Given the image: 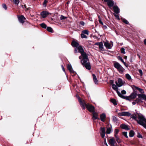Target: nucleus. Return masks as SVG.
I'll return each mask as SVG.
<instances>
[{"label":"nucleus","instance_id":"obj_1","mask_svg":"<svg viewBox=\"0 0 146 146\" xmlns=\"http://www.w3.org/2000/svg\"><path fill=\"white\" fill-rule=\"evenodd\" d=\"M77 97L81 107L84 110L85 109L86 107L90 112L92 113L95 111V108L93 106L88 104H87L84 100L82 101L80 98L78 96Z\"/></svg>","mask_w":146,"mask_h":146},{"label":"nucleus","instance_id":"obj_2","mask_svg":"<svg viewBox=\"0 0 146 146\" xmlns=\"http://www.w3.org/2000/svg\"><path fill=\"white\" fill-rule=\"evenodd\" d=\"M82 58L81 60L82 64L86 69L89 70H90L91 69V66L88 58V56L87 54L83 55V56H79V58L80 59H81Z\"/></svg>","mask_w":146,"mask_h":146},{"label":"nucleus","instance_id":"obj_3","mask_svg":"<svg viewBox=\"0 0 146 146\" xmlns=\"http://www.w3.org/2000/svg\"><path fill=\"white\" fill-rule=\"evenodd\" d=\"M137 118L139 120H137V123L146 129V119L142 115H138Z\"/></svg>","mask_w":146,"mask_h":146},{"label":"nucleus","instance_id":"obj_4","mask_svg":"<svg viewBox=\"0 0 146 146\" xmlns=\"http://www.w3.org/2000/svg\"><path fill=\"white\" fill-rule=\"evenodd\" d=\"M113 66L120 73H122L124 71V69L121 65L117 62H115L113 64Z\"/></svg>","mask_w":146,"mask_h":146},{"label":"nucleus","instance_id":"obj_5","mask_svg":"<svg viewBox=\"0 0 146 146\" xmlns=\"http://www.w3.org/2000/svg\"><path fill=\"white\" fill-rule=\"evenodd\" d=\"M115 83L119 87H121L123 85L122 80L120 78L118 79V81H116L115 82Z\"/></svg>","mask_w":146,"mask_h":146},{"label":"nucleus","instance_id":"obj_6","mask_svg":"<svg viewBox=\"0 0 146 146\" xmlns=\"http://www.w3.org/2000/svg\"><path fill=\"white\" fill-rule=\"evenodd\" d=\"M100 133L102 138H104L105 134V128L104 127H101Z\"/></svg>","mask_w":146,"mask_h":146},{"label":"nucleus","instance_id":"obj_7","mask_svg":"<svg viewBox=\"0 0 146 146\" xmlns=\"http://www.w3.org/2000/svg\"><path fill=\"white\" fill-rule=\"evenodd\" d=\"M78 49L81 53V56L86 54V53L84 52V50L82 46H79L78 47Z\"/></svg>","mask_w":146,"mask_h":146},{"label":"nucleus","instance_id":"obj_8","mask_svg":"<svg viewBox=\"0 0 146 146\" xmlns=\"http://www.w3.org/2000/svg\"><path fill=\"white\" fill-rule=\"evenodd\" d=\"M104 45L106 48L107 49H111L113 46V44L111 45L109 43L108 41L105 42L104 43Z\"/></svg>","mask_w":146,"mask_h":146},{"label":"nucleus","instance_id":"obj_9","mask_svg":"<svg viewBox=\"0 0 146 146\" xmlns=\"http://www.w3.org/2000/svg\"><path fill=\"white\" fill-rule=\"evenodd\" d=\"M118 115L119 116H130L131 115V113L129 112H123L121 113H118Z\"/></svg>","mask_w":146,"mask_h":146},{"label":"nucleus","instance_id":"obj_10","mask_svg":"<svg viewBox=\"0 0 146 146\" xmlns=\"http://www.w3.org/2000/svg\"><path fill=\"white\" fill-rule=\"evenodd\" d=\"M142 99H139V98H137L134 101L132 102V104L133 105H135L136 104H139L143 102Z\"/></svg>","mask_w":146,"mask_h":146},{"label":"nucleus","instance_id":"obj_11","mask_svg":"<svg viewBox=\"0 0 146 146\" xmlns=\"http://www.w3.org/2000/svg\"><path fill=\"white\" fill-rule=\"evenodd\" d=\"M48 14H49V13L46 11H43L40 13V15L43 18L46 17L47 15Z\"/></svg>","mask_w":146,"mask_h":146},{"label":"nucleus","instance_id":"obj_12","mask_svg":"<svg viewBox=\"0 0 146 146\" xmlns=\"http://www.w3.org/2000/svg\"><path fill=\"white\" fill-rule=\"evenodd\" d=\"M18 19L20 23H23L24 22V20L25 19V18L23 15L19 16Z\"/></svg>","mask_w":146,"mask_h":146},{"label":"nucleus","instance_id":"obj_13","mask_svg":"<svg viewBox=\"0 0 146 146\" xmlns=\"http://www.w3.org/2000/svg\"><path fill=\"white\" fill-rule=\"evenodd\" d=\"M93 116L92 119L93 120H94L96 119H100L98 117V114L97 113L95 112V111L92 113Z\"/></svg>","mask_w":146,"mask_h":146},{"label":"nucleus","instance_id":"obj_14","mask_svg":"<svg viewBox=\"0 0 146 146\" xmlns=\"http://www.w3.org/2000/svg\"><path fill=\"white\" fill-rule=\"evenodd\" d=\"M115 142V140L113 138H111L109 140V143L111 146H114Z\"/></svg>","mask_w":146,"mask_h":146},{"label":"nucleus","instance_id":"obj_15","mask_svg":"<svg viewBox=\"0 0 146 146\" xmlns=\"http://www.w3.org/2000/svg\"><path fill=\"white\" fill-rule=\"evenodd\" d=\"M114 12L116 14H118L119 13V9L118 7L117 6H114L113 7Z\"/></svg>","mask_w":146,"mask_h":146},{"label":"nucleus","instance_id":"obj_16","mask_svg":"<svg viewBox=\"0 0 146 146\" xmlns=\"http://www.w3.org/2000/svg\"><path fill=\"white\" fill-rule=\"evenodd\" d=\"M120 127L121 128L126 130H129L130 129L128 126L125 124H123L121 125Z\"/></svg>","mask_w":146,"mask_h":146},{"label":"nucleus","instance_id":"obj_17","mask_svg":"<svg viewBox=\"0 0 146 146\" xmlns=\"http://www.w3.org/2000/svg\"><path fill=\"white\" fill-rule=\"evenodd\" d=\"M106 117V114L104 113H102L100 115L101 120L102 122H104Z\"/></svg>","mask_w":146,"mask_h":146},{"label":"nucleus","instance_id":"obj_18","mask_svg":"<svg viewBox=\"0 0 146 146\" xmlns=\"http://www.w3.org/2000/svg\"><path fill=\"white\" fill-rule=\"evenodd\" d=\"M93 76V80L95 84H98V80L97 79L96 76L94 74H92Z\"/></svg>","mask_w":146,"mask_h":146},{"label":"nucleus","instance_id":"obj_19","mask_svg":"<svg viewBox=\"0 0 146 146\" xmlns=\"http://www.w3.org/2000/svg\"><path fill=\"white\" fill-rule=\"evenodd\" d=\"M106 2H107L108 5L110 7H112L114 5V2L112 0H110Z\"/></svg>","mask_w":146,"mask_h":146},{"label":"nucleus","instance_id":"obj_20","mask_svg":"<svg viewBox=\"0 0 146 146\" xmlns=\"http://www.w3.org/2000/svg\"><path fill=\"white\" fill-rule=\"evenodd\" d=\"M71 44L74 47H76L78 46L79 45V43L75 41H72V42Z\"/></svg>","mask_w":146,"mask_h":146},{"label":"nucleus","instance_id":"obj_21","mask_svg":"<svg viewBox=\"0 0 146 146\" xmlns=\"http://www.w3.org/2000/svg\"><path fill=\"white\" fill-rule=\"evenodd\" d=\"M137 95V93L133 92L129 96V97L132 99H134L136 98Z\"/></svg>","mask_w":146,"mask_h":146},{"label":"nucleus","instance_id":"obj_22","mask_svg":"<svg viewBox=\"0 0 146 146\" xmlns=\"http://www.w3.org/2000/svg\"><path fill=\"white\" fill-rule=\"evenodd\" d=\"M67 68L70 72L74 73V72L72 70V67L71 65L68 64L67 66Z\"/></svg>","mask_w":146,"mask_h":146},{"label":"nucleus","instance_id":"obj_23","mask_svg":"<svg viewBox=\"0 0 146 146\" xmlns=\"http://www.w3.org/2000/svg\"><path fill=\"white\" fill-rule=\"evenodd\" d=\"M137 96L138 97V98L139 99H144L146 96L145 94H138L137 95Z\"/></svg>","mask_w":146,"mask_h":146},{"label":"nucleus","instance_id":"obj_24","mask_svg":"<svg viewBox=\"0 0 146 146\" xmlns=\"http://www.w3.org/2000/svg\"><path fill=\"white\" fill-rule=\"evenodd\" d=\"M118 87L116 85H115V84H113V85H112V88L113 89V90L116 91L117 93L118 91H119L118 90Z\"/></svg>","mask_w":146,"mask_h":146},{"label":"nucleus","instance_id":"obj_25","mask_svg":"<svg viewBox=\"0 0 146 146\" xmlns=\"http://www.w3.org/2000/svg\"><path fill=\"white\" fill-rule=\"evenodd\" d=\"M133 87L135 88L137 90H138L140 93H143L144 92L143 90V89L139 88L135 86H133Z\"/></svg>","mask_w":146,"mask_h":146},{"label":"nucleus","instance_id":"obj_26","mask_svg":"<svg viewBox=\"0 0 146 146\" xmlns=\"http://www.w3.org/2000/svg\"><path fill=\"white\" fill-rule=\"evenodd\" d=\"M130 117L131 118L136 120L137 121V120H139V119L138 118V120L137 119V116L135 114H132V115L131 114V115H130Z\"/></svg>","mask_w":146,"mask_h":146},{"label":"nucleus","instance_id":"obj_27","mask_svg":"<svg viewBox=\"0 0 146 146\" xmlns=\"http://www.w3.org/2000/svg\"><path fill=\"white\" fill-rule=\"evenodd\" d=\"M110 101L114 106H116L117 104L116 100L114 99H111Z\"/></svg>","mask_w":146,"mask_h":146},{"label":"nucleus","instance_id":"obj_28","mask_svg":"<svg viewBox=\"0 0 146 146\" xmlns=\"http://www.w3.org/2000/svg\"><path fill=\"white\" fill-rule=\"evenodd\" d=\"M135 132L133 130H131L129 133V136L130 137H133L135 135Z\"/></svg>","mask_w":146,"mask_h":146},{"label":"nucleus","instance_id":"obj_29","mask_svg":"<svg viewBox=\"0 0 146 146\" xmlns=\"http://www.w3.org/2000/svg\"><path fill=\"white\" fill-rule=\"evenodd\" d=\"M103 44L102 42H101V43L99 45V48L101 50L103 51L104 50V48L103 47Z\"/></svg>","mask_w":146,"mask_h":146},{"label":"nucleus","instance_id":"obj_30","mask_svg":"<svg viewBox=\"0 0 146 146\" xmlns=\"http://www.w3.org/2000/svg\"><path fill=\"white\" fill-rule=\"evenodd\" d=\"M117 94L121 98L123 99H125V96H123L119 91H118V92H117Z\"/></svg>","mask_w":146,"mask_h":146},{"label":"nucleus","instance_id":"obj_31","mask_svg":"<svg viewBox=\"0 0 146 146\" xmlns=\"http://www.w3.org/2000/svg\"><path fill=\"white\" fill-rule=\"evenodd\" d=\"M112 120L114 122L116 123L117 122L118 119L115 116H113L112 117Z\"/></svg>","mask_w":146,"mask_h":146},{"label":"nucleus","instance_id":"obj_32","mask_svg":"<svg viewBox=\"0 0 146 146\" xmlns=\"http://www.w3.org/2000/svg\"><path fill=\"white\" fill-rule=\"evenodd\" d=\"M47 30L48 31L51 33H53V32L52 28L50 27H47Z\"/></svg>","mask_w":146,"mask_h":146},{"label":"nucleus","instance_id":"obj_33","mask_svg":"<svg viewBox=\"0 0 146 146\" xmlns=\"http://www.w3.org/2000/svg\"><path fill=\"white\" fill-rule=\"evenodd\" d=\"M82 33L85 34H86L87 35H89V31L87 30H85L82 31Z\"/></svg>","mask_w":146,"mask_h":146},{"label":"nucleus","instance_id":"obj_34","mask_svg":"<svg viewBox=\"0 0 146 146\" xmlns=\"http://www.w3.org/2000/svg\"><path fill=\"white\" fill-rule=\"evenodd\" d=\"M98 21H99V23L100 24L102 25H103V24H104L103 23L102 21V19H101V17L99 15L98 16Z\"/></svg>","mask_w":146,"mask_h":146},{"label":"nucleus","instance_id":"obj_35","mask_svg":"<svg viewBox=\"0 0 146 146\" xmlns=\"http://www.w3.org/2000/svg\"><path fill=\"white\" fill-rule=\"evenodd\" d=\"M98 21H99V23L100 24L102 25H103V24H104L103 23L102 21V19H101V17L99 15L98 16Z\"/></svg>","mask_w":146,"mask_h":146},{"label":"nucleus","instance_id":"obj_36","mask_svg":"<svg viewBox=\"0 0 146 146\" xmlns=\"http://www.w3.org/2000/svg\"><path fill=\"white\" fill-rule=\"evenodd\" d=\"M125 76L126 78L129 80H131V76L128 74H125Z\"/></svg>","mask_w":146,"mask_h":146},{"label":"nucleus","instance_id":"obj_37","mask_svg":"<svg viewBox=\"0 0 146 146\" xmlns=\"http://www.w3.org/2000/svg\"><path fill=\"white\" fill-rule=\"evenodd\" d=\"M115 137L116 138L117 141L118 143L121 142V140L119 139L117 135H114Z\"/></svg>","mask_w":146,"mask_h":146},{"label":"nucleus","instance_id":"obj_38","mask_svg":"<svg viewBox=\"0 0 146 146\" xmlns=\"http://www.w3.org/2000/svg\"><path fill=\"white\" fill-rule=\"evenodd\" d=\"M40 26L42 28L46 29L47 27L46 25L44 23H42L40 24Z\"/></svg>","mask_w":146,"mask_h":146},{"label":"nucleus","instance_id":"obj_39","mask_svg":"<svg viewBox=\"0 0 146 146\" xmlns=\"http://www.w3.org/2000/svg\"><path fill=\"white\" fill-rule=\"evenodd\" d=\"M111 129L110 127L108 128L106 130V133L107 134H110L111 132Z\"/></svg>","mask_w":146,"mask_h":146},{"label":"nucleus","instance_id":"obj_40","mask_svg":"<svg viewBox=\"0 0 146 146\" xmlns=\"http://www.w3.org/2000/svg\"><path fill=\"white\" fill-rule=\"evenodd\" d=\"M81 37L82 38H87V36L85 34L82 33L81 34Z\"/></svg>","mask_w":146,"mask_h":146},{"label":"nucleus","instance_id":"obj_41","mask_svg":"<svg viewBox=\"0 0 146 146\" xmlns=\"http://www.w3.org/2000/svg\"><path fill=\"white\" fill-rule=\"evenodd\" d=\"M122 21L126 24H129V22L125 19H122Z\"/></svg>","mask_w":146,"mask_h":146},{"label":"nucleus","instance_id":"obj_42","mask_svg":"<svg viewBox=\"0 0 146 146\" xmlns=\"http://www.w3.org/2000/svg\"><path fill=\"white\" fill-rule=\"evenodd\" d=\"M14 4L18 5L19 3V0H13Z\"/></svg>","mask_w":146,"mask_h":146},{"label":"nucleus","instance_id":"obj_43","mask_svg":"<svg viewBox=\"0 0 146 146\" xmlns=\"http://www.w3.org/2000/svg\"><path fill=\"white\" fill-rule=\"evenodd\" d=\"M117 59L119 60H120L122 62H124L123 59L122 57H121L120 56H118L117 57Z\"/></svg>","mask_w":146,"mask_h":146},{"label":"nucleus","instance_id":"obj_44","mask_svg":"<svg viewBox=\"0 0 146 146\" xmlns=\"http://www.w3.org/2000/svg\"><path fill=\"white\" fill-rule=\"evenodd\" d=\"M123 134L124 135L126 138H128V136L127 135V132H123Z\"/></svg>","mask_w":146,"mask_h":146},{"label":"nucleus","instance_id":"obj_45","mask_svg":"<svg viewBox=\"0 0 146 146\" xmlns=\"http://www.w3.org/2000/svg\"><path fill=\"white\" fill-rule=\"evenodd\" d=\"M125 49L123 48H121V52L122 53H123L124 54H125Z\"/></svg>","mask_w":146,"mask_h":146},{"label":"nucleus","instance_id":"obj_46","mask_svg":"<svg viewBox=\"0 0 146 146\" xmlns=\"http://www.w3.org/2000/svg\"><path fill=\"white\" fill-rule=\"evenodd\" d=\"M119 131V130L118 129H116L114 130V135H117Z\"/></svg>","mask_w":146,"mask_h":146},{"label":"nucleus","instance_id":"obj_47","mask_svg":"<svg viewBox=\"0 0 146 146\" xmlns=\"http://www.w3.org/2000/svg\"><path fill=\"white\" fill-rule=\"evenodd\" d=\"M67 17H66L62 15H61L60 17V19L61 20H64L66 19Z\"/></svg>","mask_w":146,"mask_h":146},{"label":"nucleus","instance_id":"obj_48","mask_svg":"<svg viewBox=\"0 0 146 146\" xmlns=\"http://www.w3.org/2000/svg\"><path fill=\"white\" fill-rule=\"evenodd\" d=\"M47 2H48V1L47 0H44V2H43V5L44 7H46V3H47Z\"/></svg>","mask_w":146,"mask_h":146},{"label":"nucleus","instance_id":"obj_49","mask_svg":"<svg viewBox=\"0 0 146 146\" xmlns=\"http://www.w3.org/2000/svg\"><path fill=\"white\" fill-rule=\"evenodd\" d=\"M137 137L138 138H143L142 136L141 135V134H140L139 133H137Z\"/></svg>","mask_w":146,"mask_h":146},{"label":"nucleus","instance_id":"obj_50","mask_svg":"<svg viewBox=\"0 0 146 146\" xmlns=\"http://www.w3.org/2000/svg\"><path fill=\"white\" fill-rule=\"evenodd\" d=\"M114 15L115 17L118 20H119L120 19L119 16L118 15H117L116 14L114 13Z\"/></svg>","mask_w":146,"mask_h":146},{"label":"nucleus","instance_id":"obj_51","mask_svg":"<svg viewBox=\"0 0 146 146\" xmlns=\"http://www.w3.org/2000/svg\"><path fill=\"white\" fill-rule=\"evenodd\" d=\"M3 7L4 8L5 10H6L7 9V7L6 5L5 4H3L2 5Z\"/></svg>","mask_w":146,"mask_h":146},{"label":"nucleus","instance_id":"obj_52","mask_svg":"<svg viewBox=\"0 0 146 146\" xmlns=\"http://www.w3.org/2000/svg\"><path fill=\"white\" fill-rule=\"evenodd\" d=\"M140 74V76H141L143 75V72L141 70L139 69L138 70Z\"/></svg>","mask_w":146,"mask_h":146},{"label":"nucleus","instance_id":"obj_53","mask_svg":"<svg viewBox=\"0 0 146 146\" xmlns=\"http://www.w3.org/2000/svg\"><path fill=\"white\" fill-rule=\"evenodd\" d=\"M122 94H126V92L125 90H123L121 91Z\"/></svg>","mask_w":146,"mask_h":146},{"label":"nucleus","instance_id":"obj_54","mask_svg":"<svg viewBox=\"0 0 146 146\" xmlns=\"http://www.w3.org/2000/svg\"><path fill=\"white\" fill-rule=\"evenodd\" d=\"M110 83L111 84H113V82H114V80H110Z\"/></svg>","mask_w":146,"mask_h":146},{"label":"nucleus","instance_id":"obj_55","mask_svg":"<svg viewBox=\"0 0 146 146\" xmlns=\"http://www.w3.org/2000/svg\"><path fill=\"white\" fill-rule=\"evenodd\" d=\"M101 43V42H96L95 43L94 45H98L99 46V45Z\"/></svg>","mask_w":146,"mask_h":146},{"label":"nucleus","instance_id":"obj_56","mask_svg":"<svg viewBox=\"0 0 146 146\" xmlns=\"http://www.w3.org/2000/svg\"><path fill=\"white\" fill-rule=\"evenodd\" d=\"M78 48H76L74 49V52L75 53H77L78 52Z\"/></svg>","mask_w":146,"mask_h":146},{"label":"nucleus","instance_id":"obj_57","mask_svg":"<svg viewBox=\"0 0 146 146\" xmlns=\"http://www.w3.org/2000/svg\"><path fill=\"white\" fill-rule=\"evenodd\" d=\"M80 23L81 25L83 26H84L85 24L84 22L82 21L80 22Z\"/></svg>","mask_w":146,"mask_h":146},{"label":"nucleus","instance_id":"obj_58","mask_svg":"<svg viewBox=\"0 0 146 146\" xmlns=\"http://www.w3.org/2000/svg\"><path fill=\"white\" fill-rule=\"evenodd\" d=\"M129 97H128V96L126 97L125 96V99H126L127 100H128L129 101H130V100L129 99Z\"/></svg>","mask_w":146,"mask_h":146},{"label":"nucleus","instance_id":"obj_59","mask_svg":"<svg viewBox=\"0 0 146 146\" xmlns=\"http://www.w3.org/2000/svg\"><path fill=\"white\" fill-rule=\"evenodd\" d=\"M61 67H62V70L64 72H65V70L64 69V67L63 65H61Z\"/></svg>","mask_w":146,"mask_h":146},{"label":"nucleus","instance_id":"obj_60","mask_svg":"<svg viewBox=\"0 0 146 146\" xmlns=\"http://www.w3.org/2000/svg\"><path fill=\"white\" fill-rule=\"evenodd\" d=\"M123 63V64H124V65H125V66L126 67H128V65L125 62H124Z\"/></svg>","mask_w":146,"mask_h":146},{"label":"nucleus","instance_id":"obj_61","mask_svg":"<svg viewBox=\"0 0 146 146\" xmlns=\"http://www.w3.org/2000/svg\"><path fill=\"white\" fill-rule=\"evenodd\" d=\"M103 25V27L104 29H106L107 28V27L106 25Z\"/></svg>","mask_w":146,"mask_h":146},{"label":"nucleus","instance_id":"obj_62","mask_svg":"<svg viewBox=\"0 0 146 146\" xmlns=\"http://www.w3.org/2000/svg\"><path fill=\"white\" fill-rule=\"evenodd\" d=\"M144 43L146 45V39H145L144 40Z\"/></svg>","mask_w":146,"mask_h":146},{"label":"nucleus","instance_id":"obj_63","mask_svg":"<svg viewBox=\"0 0 146 146\" xmlns=\"http://www.w3.org/2000/svg\"><path fill=\"white\" fill-rule=\"evenodd\" d=\"M105 144H106V145H107V144L106 143V139H105Z\"/></svg>","mask_w":146,"mask_h":146},{"label":"nucleus","instance_id":"obj_64","mask_svg":"<svg viewBox=\"0 0 146 146\" xmlns=\"http://www.w3.org/2000/svg\"><path fill=\"white\" fill-rule=\"evenodd\" d=\"M137 56H138V57L139 58H140V56L139 54H137Z\"/></svg>","mask_w":146,"mask_h":146}]
</instances>
